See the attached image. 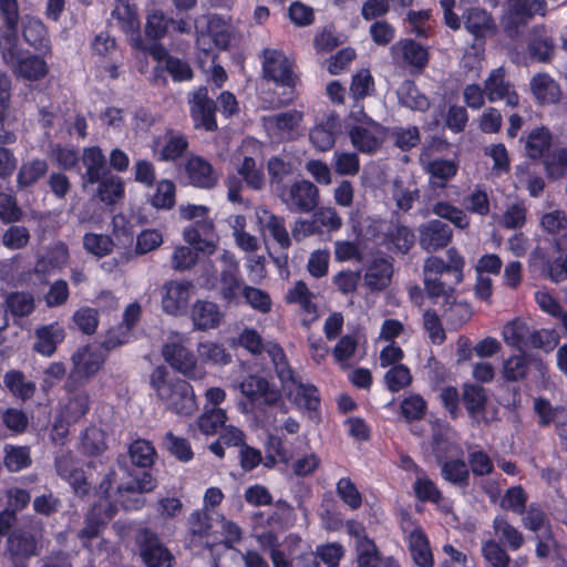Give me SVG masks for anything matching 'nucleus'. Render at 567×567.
Masks as SVG:
<instances>
[{
	"label": "nucleus",
	"instance_id": "f257e3e1",
	"mask_svg": "<svg viewBox=\"0 0 567 567\" xmlns=\"http://www.w3.org/2000/svg\"><path fill=\"white\" fill-rule=\"evenodd\" d=\"M151 384L171 412L189 416L197 410L193 386L185 380L169 378L164 368H156L153 371Z\"/></svg>",
	"mask_w": 567,
	"mask_h": 567
},
{
	"label": "nucleus",
	"instance_id": "f03ea898",
	"mask_svg": "<svg viewBox=\"0 0 567 567\" xmlns=\"http://www.w3.org/2000/svg\"><path fill=\"white\" fill-rule=\"evenodd\" d=\"M236 389L255 406H279L285 413L287 406L282 402L281 390L269 379L251 373L235 385Z\"/></svg>",
	"mask_w": 567,
	"mask_h": 567
},
{
	"label": "nucleus",
	"instance_id": "7ed1b4c3",
	"mask_svg": "<svg viewBox=\"0 0 567 567\" xmlns=\"http://www.w3.org/2000/svg\"><path fill=\"white\" fill-rule=\"evenodd\" d=\"M279 198L291 213H310L319 204L318 187L306 179L284 185Z\"/></svg>",
	"mask_w": 567,
	"mask_h": 567
},
{
	"label": "nucleus",
	"instance_id": "20e7f679",
	"mask_svg": "<svg viewBox=\"0 0 567 567\" xmlns=\"http://www.w3.org/2000/svg\"><path fill=\"white\" fill-rule=\"evenodd\" d=\"M237 173L241 177L238 178L235 175L228 176L226 179L227 186V198L231 203H240L241 196L240 190L243 188V182L247 187L259 190L265 185V175L261 166L257 165L255 158L245 156L240 164L237 165Z\"/></svg>",
	"mask_w": 567,
	"mask_h": 567
},
{
	"label": "nucleus",
	"instance_id": "39448f33",
	"mask_svg": "<svg viewBox=\"0 0 567 567\" xmlns=\"http://www.w3.org/2000/svg\"><path fill=\"white\" fill-rule=\"evenodd\" d=\"M12 51L10 55H6L4 50H1V53L4 62L11 66L13 74L18 79L38 81L48 74L49 66L42 56L22 51L19 42H16L14 50Z\"/></svg>",
	"mask_w": 567,
	"mask_h": 567
},
{
	"label": "nucleus",
	"instance_id": "423d86ee",
	"mask_svg": "<svg viewBox=\"0 0 567 567\" xmlns=\"http://www.w3.org/2000/svg\"><path fill=\"white\" fill-rule=\"evenodd\" d=\"M162 352L165 361L182 374L195 380L204 377V370L197 364L192 351L184 346L179 334H176L174 341L166 343Z\"/></svg>",
	"mask_w": 567,
	"mask_h": 567
},
{
	"label": "nucleus",
	"instance_id": "0eeeda50",
	"mask_svg": "<svg viewBox=\"0 0 567 567\" xmlns=\"http://www.w3.org/2000/svg\"><path fill=\"white\" fill-rule=\"evenodd\" d=\"M105 361L103 351L100 348L82 347L71 357L72 370L69 382L84 384L101 369Z\"/></svg>",
	"mask_w": 567,
	"mask_h": 567
},
{
	"label": "nucleus",
	"instance_id": "6e6552de",
	"mask_svg": "<svg viewBox=\"0 0 567 567\" xmlns=\"http://www.w3.org/2000/svg\"><path fill=\"white\" fill-rule=\"evenodd\" d=\"M447 261L439 256H430L424 260L423 277L441 278L444 274L453 276V285H458L464 278L465 259L461 252L451 247L446 250Z\"/></svg>",
	"mask_w": 567,
	"mask_h": 567
},
{
	"label": "nucleus",
	"instance_id": "1a4fd4ad",
	"mask_svg": "<svg viewBox=\"0 0 567 567\" xmlns=\"http://www.w3.org/2000/svg\"><path fill=\"white\" fill-rule=\"evenodd\" d=\"M21 19L18 0H0V50H4L6 55L12 54L16 42H19Z\"/></svg>",
	"mask_w": 567,
	"mask_h": 567
},
{
	"label": "nucleus",
	"instance_id": "9d476101",
	"mask_svg": "<svg viewBox=\"0 0 567 567\" xmlns=\"http://www.w3.org/2000/svg\"><path fill=\"white\" fill-rule=\"evenodd\" d=\"M156 487L155 480L148 472H143L140 477L117 487V502L126 511L138 509L144 505L142 494L152 492Z\"/></svg>",
	"mask_w": 567,
	"mask_h": 567
},
{
	"label": "nucleus",
	"instance_id": "9b49d317",
	"mask_svg": "<svg viewBox=\"0 0 567 567\" xmlns=\"http://www.w3.org/2000/svg\"><path fill=\"white\" fill-rule=\"evenodd\" d=\"M189 104L190 116L196 128H205L210 132L217 128L216 104L208 96L206 87L200 86L194 91L192 99H189Z\"/></svg>",
	"mask_w": 567,
	"mask_h": 567
},
{
	"label": "nucleus",
	"instance_id": "f8f14e48",
	"mask_svg": "<svg viewBox=\"0 0 567 567\" xmlns=\"http://www.w3.org/2000/svg\"><path fill=\"white\" fill-rule=\"evenodd\" d=\"M264 76L281 86H293L295 76L291 65L286 55L275 49H266L262 52Z\"/></svg>",
	"mask_w": 567,
	"mask_h": 567
},
{
	"label": "nucleus",
	"instance_id": "ddd939ff",
	"mask_svg": "<svg viewBox=\"0 0 567 567\" xmlns=\"http://www.w3.org/2000/svg\"><path fill=\"white\" fill-rule=\"evenodd\" d=\"M194 285L185 280H171L163 286L162 307L168 315L183 313L190 300Z\"/></svg>",
	"mask_w": 567,
	"mask_h": 567
},
{
	"label": "nucleus",
	"instance_id": "4468645a",
	"mask_svg": "<svg viewBox=\"0 0 567 567\" xmlns=\"http://www.w3.org/2000/svg\"><path fill=\"white\" fill-rule=\"evenodd\" d=\"M364 122L351 128L349 135L352 145L361 153L372 154L379 150L383 140L380 124L363 115Z\"/></svg>",
	"mask_w": 567,
	"mask_h": 567
},
{
	"label": "nucleus",
	"instance_id": "2eb2a0df",
	"mask_svg": "<svg viewBox=\"0 0 567 567\" xmlns=\"http://www.w3.org/2000/svg\"><path fill=\"white\" fill-rule=\"evenodd\" d=\"M419 234L421 248L429 252L445 248L453 237L451 227L440 219H432L422 224Z\"/></svg>",
	"mask_w": 567,
	"mask_h": 567
},
{
	"label": "nucleus",
	"instance_id": "dca6fc26",
	"mask_svg": "<svg viewBox=\"0 0 567 567\" xmlns=\"http://www.w3.org/2000/svg\"><path fill=\"white\" fill-rule=\"evenodd\" d=\"M485 94L489 102L504 100L508 106L515 107L519 97L513 84L506 80L504 68L494 69L484 82Z\"/></svg>",
	"mask_w": 567,
	"mask_h": 567
},
{
	"label": "nucleus",
	"instance_id": "f3484780",
	"mask_svg": "<svg viewBox=\"0 0 567 567\" xmlns=\"http://www.w3.org/2000/svg\"><path fill=\"white\" fill-rule=\"evenodd\" d=\"M183 237L187 244L194 246L196 250L212 255L216 250V235L212 219L205 217L195 221L194 225L186 227Z\"/></svg>",
	"mask_w": 567,
	"mask_h": 567
},
{
	"label": "nucleus",
	"instance_id": "a211bd4d",
	"mask_svg": "<svg viewBox=\"0 0 567 567\" xmlns=\"http://www.w3.org/2000/svg\"><path fill=\"white\" fill-rule=\"evenodd\" d=\"M392 276V262L385 257L374 256L365 266L363 285L370 291H382L390 286Z\"/></svg>",
	"mask_w": 567,
	"mask_h": 567
},
{
	"label": "nucleus",
	"instance_id": "6ab92c4d",
	"mask_svg": "<svg viewBox=\"0 0 567 567\" xmlns=\"http://www.w3.org/2000/svg\"><path fill=\"white\" fill-rule=\"evenodd\" d=\"M255 215L260 228L278 244L281 249L290 248L292 240L286 228V220L282 216L275 215L266 207H257Z\"/></svg>",
	"mask_w": 567,
	"mask_h": 567
},
{
	"label": "nucleus",
	"instance_id": "aec40b11",
	"mask_svg": "<svg viewBox=\"0 0 567 567\" xmlns=\"http://www.w3.org/2000/svg\"><path fill=\"white\" fill-rule=\"evenodd\" d=\"M465 30L475 39L492 37L497 27L492 14L480 7H470L462 13Z\"/></svg>",
	"mask_w": 567,
	"mask_h": 567
},
{
	"label": "nucleus",
	"instance_id": "412c9836",
	"mask_svg": "<svg viewBox=\"0 0 567 567\" xmlns=\"http://www.w3.org/2000/svg\"><path fill=\"white\" fill-rule=\"evenodd\" d=\"M21 34L27 44L37 51L50 53L51 41L44 23L37 17L25 14L21 19Z\"/></svg>",
	"mask_w": 567,
	"mask_h": 567
},
{
	"label": "nucleus",
	"instance_id": "4be33fe9",
	"mask_svg": "<svg viewBox=\"0 0 567 567\" xmlns=\"http://www.w3.org/2000/svg\"><path fill=\"white\" fill-rule=\"evenodd\" d=\"M185 171L189 184L195 187L210 189L217 185L218 175L213 165L200 156H190L185 164Z\"/></svg>",
	"mask_w": 567,
	"mask_h": 567
},
{
	"label": "nucleus",
	"instance_id": "5701e85b",
	"mask_svg": "<svg viewBox=\"0 0 567 567\" xmlns=\"http://www.w3.org/2000/svg\"><path fill=\"white\" fill-rule=\"evenodd\" d=\"M394 62L399 65H411L423 69L427 61V51L413 40H403L391 47Z\"/></svg>",
	"mask_w": 567,
	"mask_h": 567
},
{
	"label": "nucleus",
	"instance_id": "b1692460",
	"mask_svg": "<svg viewBox=\"0 0 567 567\" xmlns=\"http://www.w3.org/2000/svg\"><path fill=\"white\" fill-rule=\"evenodd\" d=\"M76 383L66 382L65 389L68 391V402L65 403L61 417L65 423H75L80 421L89 411L90 408V395L89 392L81 388L75 389Z\"/></svg>",
	"mask_w": 567,
	"mask_h": 567
},
{
	"label": "nucleus",
	"instance_id": "393cba45",
	"mask_svg": "<svg viewBox=\"0 0 567 567\" xmlns=\"http://www.w3.org/2000/svg\"><path fill=\"white\" fill-rule=\"evenodd\" d=\"M82 164L85 169L82 175V186L86 188L89 185L96 184L106 172V157L102 150L97 146L85 147L82 154Z\"/></svg>",
	"mask_w": 567,
	"mask_h": 567
},
{
	"label": "nucleus",
	"instance_id": "a878e982",
	"mask_svg": "<svg viewBox=\"0 0 567 567\" xmlns=\"http://www.w3.org/2000/svg\"><path fill=\"white\" fill-rule=\"evenodd\" d=\"M141 553L147 567H171L174 560L171 551L150 532L143 534Z\"/></svg>",
	"mask_w": 567,
	"mask_h": 567
},
{
	"label": "nucleus",
	"instance_id": "bb28decb",
	"mask_svg": "<svg viewBox=\"0 0 567 567\" xmlns=\"http://www.w3.org/2000/svg\"><path fill=\"white\" fill-rule=\"evenodd\" d=\"M112 17L118 21L122 30L131 35L133 47L140 50H146L138 34L140 21L136 10L130 4L128 0H120V3H116L112 12Z\"/></svg>",
	"mask_w": 567,
	"mask_h": 567
},
{
	"label": "nucleus",
	"instance_id": "cd10ccee",
	"mask_svg": "<svg viewBox=\"0 0 567 567\" xmlns=\"http://www.w3.org/2000/svg\"><path fill=\"white\" fill-rule=\"evenodd\" d=\"M411 557L417 567H433L434 558L429 539L420 526L406 532Z\"/></svg>",
	"mask_w": 567,
	"mask_h": 567
},
{
	"label": "nucleus",
	"instance_id": "c85d7f7f",
	"mask_svg": "<svg viewBox=\"0 0 567 567\" xmlns=\"http://www.w3.org/2000/svg\"><path fill=\"white\" fill-rule=\"evenodd\" d=\"M33 350L44 357H51L59 343L64 340V329L56 322L41 326L34 331Z\"/></svg>",
	"mask_w": 567,
	"mask_h": 567
},
{
	"label": "nucleus",
	"instance_id": "c756f323",
	"mask_svg": "<svg viewBox=\"0 0 567 567\" xmlns=\"http://www.w3.org/2000/svg\"><path fill=\"white\" fill-rule=\"evenodd\" d=\"M527 48L530 58L538 62H548L555 54L553 37L544 25L533 28Z\"/></svg>",
	"mask_w": 567,
	"mask_h": 567
},
{
	"label": "nucleus",
	"instance_id": "7c9ffc66",
	"mask_svg": "<svg viewBox=\"0 0 567 567\" xmlns=\"http://www.w3.org/2000/svg\"><path fill=\"white\" fill-rule=\"evenodd\" d=\"M339 117L330 114L323 122L315 125L309 132V140L312 146L320 152H326L333 147L336 142V132L339 130Z\"/></svg>",
	"mask_w": 567,
	"mask_h": 567
},
{
	"label": "nucleus",
	"instance_id": "2f4dec72",
	"mask_svg": "<svg viewBox=\"0 0 567 567\" xmlns=\"http://www.w3.org/2000/svg\"><path fill=\"white\" fill-rule=\"evenodd\" d=\"M39 533L31 529H16L8 537V550L14 557L28 558L38 553Z\"/></svg>",
	"mask_w": 567,
	"mask_h": 567
},
{
	"label": "nucleus",
	"instance_id": "473e14b6",
	"mask_svg": "<svg viewBox=\"0 0 567 567\" xmlns=\"http://www.w3.org/2000/svg\"><path fill=\"white\" fill-rule=\"evenodd\" d=\"M532 17L523 0H507V10L503 16L502 23L505 33L509 38H516L520 28L525 27Z\"/></svg>",
	"mask_w": 567,
	"mask_h": 567
},
{
	"label": "nucleus",
	"instance_id": "72a5a7b5",
	"mask_svg": "<svg viewBox=\"0 0 567 567\" xmlns=\"http://www.w3.org/2000/svg\"><path fill=\"white\" fill-rule=\"evenodd\" d=\"M282 392L300 409L316 411L320 405L317 388L310 383H303L299 379L295 381V384L282 390Z\"/></svg>",
	"mask_w": 567,
	"mask_h": 567
},
{
	"label": "nucleus",
	"instance_id": "f704fd0d",
	"mask_svg": "<svg viewBox=\"0 0 567 567\" xmlns=\"http://www.w3.org/2000/svg\"><path fill=\"white\" fill-rule=\"evenodd\" d=\"M302 118V112L290 110L270 116H265L262 121L267 130L272 131L281 138H285L292 135L295 130L300 125Z\"/></svg>",
	"mask_w": 567,
	"mask_h": 567
},
{
	"label": "nucleus",
	"instance_id": "c9c22d12",
	"mask_svg": "<svg viewBox=\"0 0 567 567\" xmlns=\"http://www.w3.org/2000/svg\"><path fill=\"white\" fill-rule=\"evenodd\" d=\"M221 319L219 307L212 301L197 300L192 307V320L197 330L215 329Z\"/></svg>",
	"mask_w": 567,
	"mask_h": 567
},
{
	"label": "nucleus",
	"instance_id": "e433bc0d",
	"mask_svg": "<svg viewBox=\"0 0 567 567\" xmlns=\"http://www.w3.org/2000/svg\"><path fill=\"white\" fill-rule=\"evenodd\" d=\"M267 354L269 355L275 373L280 381L281 391L295 384V381L299 378L289 364L284 349L276 342H269Z\"/></svg>",
	"mask_w": 567,
	"mask_h": 567
},
{
	"label": "nucleus",
	"instance_id": "4c0bfd02",
	"mask_svg": "<svg viewBox=\"0 0 567 567\" xmlns=\"http://www.w3.org/2000/svg\"><path fill=\"white\" fill-rule=\"evenodd\" d=\"M529 85L533 95L540 104H555L560 100L559 84L547 73L535 74Z\"/></svg>",
	"mask_w": 567,
	"mask_h": 567
},
{
	"label": "nucleus",
	"instance_id": "58836bf2",
	"mask_svg": "<svg viewBox=\"0 0 567 567\" xmlns=\"http://www.w3.org/2000/svg\"><path fill=\"white\" fill-rule=\"evenodd\" d=\"M69 259L70 255L66 245L58 243L37 260L34 271L38 275L61 271L69 264Z\"/></svg>",
	"mask_w": 567,
	"mask_h": 567
},
{
	"label": "nucleus",
	"instance_id": "ea45409f",
	"mask_svg": "<svg viewBox=\"0 0 567 567\" xmlns=\"http://www.w3.org/2000/svg\"><path fill=\"white\" fill-rule=\"evenodd\" d=\"M458 169V165L451 159H433L425 165L429 174V186L433 189H444Z\"/></svg>",
	"mask_w": 567,
	"mask_h": 567
},
{
	"label": "nucleus",
	"instance_id": "a19ab883",
	"mask_svg": "<svg viewBox=\"0 0 567 567\" xmlns=\"http://www.w3.org/2000/svg\"><path fill=\"white\" fill-rule=\"evenodd\" d=\"M55 467L58 474L70 483V485L74 488L75 493H85L86 492V480L84 477L83 472L76 466L74 461L71 458L69 453L61 452L56 456Z\"/></svg>",
	"mask_w": 567,
	"mask_h": 567
},
{
	"label": "nucleus",
	"instance_id": "79ce46f5",
	"mask_svg": "<svg viewBox=\"0 0 567 567\" xmlns=\"http://www.w3.org/2000/svg\"><path fill=\"white\" fill-rule=\"evenodd\" d=\"M462 401L472 420L480 422L485 417L484 414L487 396L483 386L465 384L463 388Z\"/></svg>",
	"mask_w": 567,
	"mask_h": 567
},
{
	"label": "nucleus",
	"instance_id": "37998d69",
	"mask_svg": "<svg viewBox=\"0 0 567 567\" xmlns=\"http://www.w3.org/2000/svg\"><path fill=\"white\" fill-rule=\"evenodd\" d=\"M524 143L525 153L529 158H543L550 151L553 137L548 128L540 126L533 128Z\"/></svg>",
	"mask_w": 567,
	"mask_h": 567
},
{
	"label": "nucleus",
	"instance_id": "c03bdc74",
	"mask_svg": "<svg viewBox=\"0 0 567 567\" xmlns=\"http://www.w3.org/2000/svg\"><path fill=\"white\" fill-rule=\"evenodd\" d=\"M540 225L548 234L556 235L558 250H567V216L565 212L556 209L543 215Z\"/></svg>",
	"mask_w": 567,
	"mask_h": 567
},
{
	"label": "nucleus",
	"instance_id": "a18cd8bd",
	"mask_svg": "<svg viewBox=\"0 0 567 567\" xmlns=\"http://www.w3.org/2000/svg\"><path fill=\"white\" fill-rule=\"evenodd\" d=\"M532 328L523 320L515 319L506 323L502 334L504 342L519 351L528 349Z\"/></svg>",
	"mask_w": 567,
	"mask_h": 567
},
{
	"label": "nucleus",
	"instance_id": "49530a36",
	"mask_svg": "<svg viewBox=\"0 0 567 567\" xmlns=\"http://www.w3.org/2000/svg\"><path fill=\"white\" fill-rule=\"evenodd\" d=\"M399 103L413 111L424 112L430 107L429 99L422 94L414 82L405 80L398 89Z\"/></svg>",
	"mask_w": 567,
	"mask_h": 567
},
{
	"label": "nucleus",
	"instance_id": "de8ad7c7",
	"mask_svg": "<svg viewBox=\"0 0 567 567\" xmlns=\"http://www.w3.org/2000/svg\"><path fill=\"white\" fill-rule=\"evenodd\" d=\"M343 555L344 548L338 543L320 545L316 548L313 556L303 558L305 567H319L317 559L328 567H338Z\"/></svg>",
	"mask_w": 567,
	"mask_h": 567
},
{
	"label": "nucleus",
	"instance_id": "09e8293b",
	"mask_svg": "<svg viewBox=\"0 0 567 567\" xmlns=\"http://www.w3.org/2000/svg\"><path fill=\"white\" fill-rule=\"evenodd\" d=\"M48 169V162L42 158H33L22 163L17 175L18 187L27 188L34 185L45 176Z\"/></svg>",
	"mask_w": 567,
	"mask_h": 567
},
{
	"label": "nucleus",
	"instance_id": "8fccbe9b",
	"mask_svg": "<svg viewBox=\"0 0 567 567\" xmlns=\"http://www.w3.org/2000/svg\"><path fill=\"white\" fill-rule=\"evenodd\" d=\"M493 528L498 540L507 545L511 550H518L523 546L524 535L504 517H495Z\"/></svg>",
	"mask_w": 567,
	"mask_h": 567
},
{
	"label": "nucleus",
	"instance_id": "3c124183",
	"mask_svg": "<svg viewBox=\"0 0 567 567\" xmlns=\"http://www.w3.org/2000/svg\"><path fill=\"white\" fill-rule=\"evenodd\" d=\"M3 464L9 472L16 473L31 465L28 446L6 444L3 447Z\"/></svg>",
	"mask_w": 567,
	"mask_h": 567
},
{
	"label": "nucleus",
	"instance_id": "603ef678",
	"mask_svg": "<svg viewBox=\"0 0 567 567\" xmlns=\"http://www.w3.org/2000/svg\"><path fill=\"white\" fill-rule=\"evenodd\" d=\"M6 388L17 398L27 400L34 394V382L27 380L21 371L11 370L3 377Z\"/></svg>",
	"mask_w": 567,
	"mask_h": 567
},
{
	"label": "nucleus",
	"instance_id": "864d4df0",
	"mask_svg": "<svg viewBox=\"0 0 567 567\" xmlns=\"http://www.w3.org/2000/svg\"><path fill=\"white\" fill-rule=\"evenodd\" d=\"M244 282L239 277V271H220L219 295L227 303H235L243 292Z\"/></svg>",
	"mask_w": 567,
	"mask_h": 567
},
{
	"label": "nucleus",
	"instance_id": "5fc2aeb1",
	"mask_svg": "<svg viewBox=\"0 0 567 567\" xmlns=\"http://www.w3.org/2000/svg\"><path fill=\"white\" fill-rule=\"evenodd\" d=\"M534 410L538 416V423L543 426L556 425L558 421L567 420V410L551 405L546 399H535Z\"/></svg>",
	"mask_w": 567,
	"mask_h": 567
},
{
	"label": "nucleus",
	"instance_id": "6e6d98bb",
	"mask_svg": "<svg viewBox=\"0 0 567 567\" xmlns=\"http://www.w3.org/2000/svg\"><path fill=\"white\" fill-rule=\"evenodd\" d=\"M130 458L133 465L147 468L151 467L156 458V451L151 442L138 439L131 443L128 447Z\"/></svg>",
	"mask_w": 567,
	"mask_h": 567
},
{
	"label": "nucleus",
	"instance_id": "4d7b16f0",
	"mask_svg": "<svg viewBox=\"0 0 567 567\" xmlns=\"http://www.w3.org/2000/svg\"><path fill=\"white\" fill-rule=\"evenodd\" d=\"M462 204L465 212L482 217L487 216L491 210L489 196L487 192L480 186H475L470 190V193L463 197Z\"/></svg>",
	"mask_w": 567,
	"mask_h": 567
},
{
	"label": "nucleus",
	"instance_id": "13d9d810",
	"mask_svg": "<svg viewBox=\"0 0 567 567\" xmlns=\"http://www.w3.org/2000/svg\"><path fill=\"white\" fill-rule=\"evenodd\" d=\"M97 183V196L104 204H115L124 196V183L121 177L111 175Z\"/></svg>",
	"mask_w": 567,
	"mask_h": 567
},
{
	"label": "nucleus",
	"instance_id": "bf43d9fd",
	"mask_svg": "<svg viewBox=\"0 0 567 567\" xmlns=\"http://www.w3.org/2000/svg\"><path fill=\"white\" fill-rule=\"evenodd\" d=\"M432 212L440 218L451 221L456 228L466 229L470 226V218L466 212L447 202L435 203Z\"/></svg>",
	"mask_w": 567,
	"mask_h": 567
},
{
	"label": "nucleus",
	"instance_id": "052dcab7",
	"mask_svg": "<svg viewBox=\"0 0 567 567\" xmlns=\"http://www.w3.org/2000/svg\"><path fill=\"white\" fill-rule=\"evenodd\" d=\"M230 564L219 561L218 567H269L266 559L256 550H247L245 554L235 548H229Z\"/></svg>",
	"mask_w": 567,
	"mask_h": 567
},
{
	"label": "nucleus",
	"instance_id": "680f3d73",
	"mask_svg": "<svg viewBox=\"0 0 567 567\" xmlns=\"http://www.w3.org/2000/svg\"><path fill=\"white\" fill-rule=\"evenodd\" d=\"M482 556L485 561V567H508L511 557L506 550L494 539H488L482 543Z\"/></svg>",
	"mask_w": 567,
	"mask_h": 567
},
{
	"label": "nucleus",
	"instance_id": "e2e57ef3",
	"mask_svg": "<svg viewBox=\"0 0 567 567\" xmlns=\"http://www.w3.org/2000/svg\"><path fill=\"white\" fill-rule=\"evenodd\" d=\"M81 451L91 456L101 455L106 450L104 433L102 430L90 426L81 435Z\"/></svg>",
	"mask_w": 567,
	"mask_h": 567
},
{
	"label": "nucleus",
	"instance_id": "0e129e2a",
	"mask_svg": "<svg viewBox=\"0 0 567 567\" xmlns=\"http://www.w3.org/2000/svg\"><path fill=\"white\" fill-rule=\"evenodd\" d=\"M104 522L99 517V512L94 507L85 518L84 527L79 532L78 537L82 540L84 547L93 551V542L97 539L103 528Z\"/></svg>",
	"mask_w": 567,
	"mask_h": 567
},
{
	"label": "nucleus",
	"instance_id": "69168bd1",
	"mask_svg": "<svg viewBox=\"0 0 567 567\" xmlns=\"http://www.w3.org/2000/svg\"><path fill=\"white\" fill-rule=\"evenodd\" d=\"M443 478L454 485H468L470 471L464 461L451 460L443 463L441 467Z\"/></svg>",
	"mask_w": 567,
	"mask_h": 567
},
{
	"label": "nucleus",
	"instance_id": "338daca9",
	"mask_svg": "<svg viewBox=\"0 0 567 567\" xmlns=\"http://www.w3.org/2000/svg\"><path fill=\"white\" fill-rule=\"evenodd\" d=\"M171 18L162 10L153 9L146 18L145 33L150 39H162L169 34Z\"/></svg>",
	"mask_w": 567,
	"mask_h": 567
},
{
	"label": "nucleus",
	"instance_id": "774afa93",
	"mask_svg": "<svg viewBox=\"0 0 567 567\" xmlns=\"http://www.w3.org/2000/svg\"><path fill=\"white\" fill-rule=\"evenodd\" d=\"M227 420L226 411L220 408H212L205 410L198 417L197 425L200 432L205 435L215 434L218 429L225 425Z\"/></svg>",
	"mask_w": 567,
	"mask_h": 567
}]
</instances>
